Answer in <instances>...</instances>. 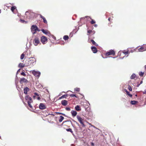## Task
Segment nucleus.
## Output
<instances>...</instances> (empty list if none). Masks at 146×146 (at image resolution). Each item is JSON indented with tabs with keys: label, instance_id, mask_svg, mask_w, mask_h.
<instances>
[{
	"label": "nucleus",
	"instance_id": "1",
	"mask_svg": "<svg viewBox=\"0 0 146 146\" xmlns=\"http://www.w3.org/2000/svg\"><path fill=\"white\" fill-rule=\"evenodd\" d=\"M25 99L27 101L29 107L30 108H32L33 107L31 104L33 103V101L32 100V98L29 95H27L25 97Z\"/></svg>",
	"mask_w": 146,
	"mask_h": 146
},
{
	"label": "nucleus",
	"instance_id": "2",
	"mask_svg": "<svg viewBox=\"0 0 146 146\" xmlns=\"http://www.w3.org/2000/svg\"><path fill=\"white\" fill-rule=\"evenodd\" d=\"M36 13L33 12H29L27 11L26 12V15H27V17L29 18H33L35 16Z\"/></svg>",
	"mask_w": 146,
	"mask_h": 146
},
{
	"label": "nucleus",
	"instance_id": "3",
	"mask_svg": "<svg viewBox=\"0 0 146 146\" xmlns=\"http://www.w3.org/2000/svg\"><path fill=\"white\" fill-rule=\"evenodd\" d=\"M36 61L34 57H32L30 58V60L28 61V63L27 65V66H32L33 64Z\"/></svg>",
	"mask_w": 146,
	"mask_h": 146
},
{
	"label": "nucleus",
	"instance_id": "4",
	"mask_svg": "<svg viewBox=\"0 0 146 146\" xmlns=\"http://www.w3.org/2000/svg\"><path fill=\"white\" fill-rule=\"evenodd\" d=\"M76 117L80 124L82 125V127H85V125L83 122L84 119L81 117L80 116L78 115Z\"/></svg>",
	"mask_w": 146,
	"mask_h": 146
},
{
	"label": "nucleus",
	"instance_id": "5",
	"mask_svg": "<svg viewBox=\"0 0 146 146\" xmlns=\"http://www.w3.org/2000/svg\"><path fill=\"white\" fill-rule=\"evenodd\" d=\"M33 43L34 45L37 46L40 43L39 39L38 37H36L34 39Z\"/></svg>",
	"mask_w": 146,
	"mask_h": 146
},
{
	"label": "nucleus",
	"instance_id": "6",
	"mask_svg": "<svg viewBox=\"0 0 146 146\" xmlns=\"http://www.w3.org/2000/svg\"><path fill=\"white\" fill-rule=\"evenodd\" d=\"M37 29V27L35 25H33L31 27V29L33 34L36 33Z\"/></svg>",
	"mask_w": 146,
	"mask_h": 146
},
{
	"label": "nucleus",
	"instance_id": "7",
	"mask_svg": "<svg viewBox=\"0 0 146 146\" xmlns=\"http://www.w3.org/2000/svg\"><path fill=\"white\" fill-rule=\"evenodd\" d=\"M115 52L114 50H111L106 53L105 55L106 56H108L110 55H114L115 54Z\"/></svg>",
	"mask_w": 146,
	"mask_h": 146
},
{
	"label": "nucleus",
	"instance_id": "8",
	"mask_svg": "<svg viewBox=\"0 0 146 146\" xmlns=\"http://www.w3.org/2000/svg\"><path fill=\"white\" fill-rule=\"evenodd\" d=\"M40 40L42 43L44 44L47 42V39L45 36H42Z\"/></svg>",
	"mask_w": 146,
	"mask_h": 146
},
{
	"label": "nucleus",
	"instance_id": "9",
	"mask_svg": "<svg viewBox=\"0 0 146 146\" xmlns=\"http://www.w3.org/2000/svg\"><path fill=\"white\" fill-rule=\"evenodd\" d=\"M32 73L34 76L36 77H39L40 75V73L39 72L36 71L35 70H33L32 71Z\"/></svg>",
	"mask_w": 146,
	"mask_h": 146
},
{
	"label": "nucleus",
	"instance_id": "10",
	"mask_svg": "<svg viewBox=\"0 0 146 146\" xmlns=\"http://www.w3.org/2000/svg\"><path fill=\"white\" fill-rule=\"evenodd\" d=\"M46 108V106L44 104L40 103L39 105V108L40 109H45Z\"/></svg>",
	"mask_w": 146,
	"mask_h": 146
},
{
	"label": "nucleus",
	"instance_id": "11",
	"mask_svg": "<svg viewBox=\"0 0 146 146\" xmlns=\"http://www.w3.org/2000/svg\"><path fill=\"white\" fill-rule=\"evenodd\" d=\"M41 31L44 34L49 35H50V32L47 30H44L43 29L41 30Z\"/></svg>",
	"mask_w": 146,
	"mask_h": 146
},
{
	"label": "nucleus",
	"instance_id": "12",
	"mask_svg": "<svg viewBox=\"0 0 146 146\" xmlns=\"http://www.w3.org/2000/svg\"><path fill=\"white\" fill-rule=\"evenodd\" d=\"M27 82L28 80L24 78H21L20 81V82L22 83H27Z\"/></svg>",
	"mask_w": 146,
	"mask_h": 146
},
{
	"label": "nucleus",
	"instance_id": "13",
	"mask_svg": "<svg viewBox=\"0 0 146 146\" xmlns=\"http://www.w3.org/2000/svg\"><path fill=\"white\" fill-rule=\"evenodd\" d=\"M91 49L94 53H96L97 52L96 48L95 46H92Z\"/></svg>",
	"mask_w": 146,
	"mask_h": 146
},
{
	"label": "nucleus",
	"instance_id": "14",
	"mask_svg": "<svg viewBox=\"0 0 146 146\" xmlns=\"http://www.w3.org/2000/svg\"><path fill=\"white\" fill-rule=\"evenodd\" d=\"M85 17L87 18L88 19H90L92 20L91 22H90L91 24H93L96 23L95 21L93 19H92L90 17L87 16H86Z\"/></svg>",
	"mask_w": 146,
	"mask_h": 146
},
{
	"label": "nucleus",
	"instance_id": "15",
	"mask_svg": "<svg viewBox=\"0 0 146 146\" xmlns=\"http://www.w3.org/2000/svg\"><path fill=\"white\" fill-rule=\"evenodd\" d=\"M39 15L40 17L43 19V22L45 23H47V20H46V18H45V17H44L42 16L41 14H39Z\"/></svg>",
	"mask_w": 146,
	"mask_h": 146
},
{
	"label": "nucleus",
	"instance_id": "16",
	"mask_svg": "<svg viewBox=\"0 0 146 146\" xmlns=\"http://www.w3.org/2000/svg\"><path fill=\"white\" fill-rule=\"evenodd\" d=\"M61 104L63 106H65L67 105V101L65 100H63L61 101Z\"/></svg>",
	"mask_w": 146,
	"mask_h": 146
},
{
	"label": "nucleus",
	"instance_id": "17",
	"mask_svg": "<svg viewBox=\"0 0 146 146\" xmlns=\"http://www.w3.org/2000/svg\"><path fill=\"white\" fill-rule=\"evenodd\" d=\"M29 90V88L27 87L25 88L24 89V93L25 94H27V92Z\"/></svg>",
	"mask_w": 146,
	"mask_h": 146
},
{
	"label": "nucleus",
	"instance_id": "18",
	"mask_svg": "<svg viewBox=\"0 0 146 146\" xmlns=\"http://www.w3.org/2000/svg\"><path fill=\"white\" fill-rule=\"evenodd\" d=\"M71 113L72 116L74 117L77 114L76 111L74 110H72L71 111Z\"/></svg>",
	"mask_w": 146,
	"mask_h": 146
},
{
	"label": "nucleus",
	"instance_id": "19",
	"mask_svg": "<svg viewBox=\"0 0 146 146\" xmlns=\"http://www.w3.org/2000/svg\"><path fill=\"white\" fill-rule=\"evenodd\" d=\"M75 110L77 111H80L81 110V108H80V106L78 105H77L75 107Z\"/></svg>",
	"mask_w": 146,
	"mask_h": 146
},
{
	"label": "nucleus",
	"instance_id": "20",
	"mask_svg": "<svg viewBox=\"0 0 146 146\" xmlns=\"http://www.w3.org/2000/svg\"><path fill=\"white\" fill-rule=\"evenodd\" d=\"M91 42H92L93 45L96 46H98V44H97L93 40H91Z\"/></svg>",
	"mask_w": 146,
	"mask_h": 146
},
{
	"label": "nucleus",
	"instance_id": "21",
	"mask_svg": "<svg viewBox=\"0 0 146 146\" xmlns=\"http://www.w3.org/2000/svg\"><path fill=\"white\" fill-rule=\"evenodd\" d=\"M25 66L24 64H23L22 63H20L19 64V67L21 68H22L25 67Z\"/></svg>",
	"mask_w": 146,
	"mask_h": 146
},
{
	"label": "nucleus",
	"instance_id": "22",
	"mask_svg": "<svg viewBox=\"0 0 146 146\" xmlns=\"http://www.w3.org/2000/svg\"><path fill=\"white\" fill-rule=\"evenodd\" d=\"M60 118L59 119V121L60 122H61L64 119V117H63L62 116H60Z\"/></svg>",
	"mask_w": 146,
	"mask_h": 146
},
{
	"label": "nucleus",
	"instance_id": "23",
	"mask_svg": "<svg viewBox=\"0 0 146 146\" xmlns=\"http://www.w3.org/2000/svg\"><path fill=\"white\" fill-rule=\"evenodd\" d=\"M139 51V52H142L145 50L143 47H141L138 49Z\"/></svg>",
	"mask_w": 146,
	"mask_h": 146
},
{
	"label": "nucleus",
	"instance_id": "24",
	"mask_svg": "<svg viewBox=\"0 0 146 146\" xmlns=\"http://www.w3.org/2000/svg\"><path fill=\"white\" fill-rule=\"evenodd\" d=\"M137 102L135 101H131V104L132 105H135L137 103Z\"/></svg>",
	"mask_w": 146,
	"mask_h": 146
},
{
	"label": "nucleus",
	"instance_id": "25",
	"mask_svg": "<svg viewBox=\"0 0 146 146\" xmlns=\"http://www.w3.org/2000/svg\"><path fill=\"white\" fill-rule=\"evenodd\" d=\"M63 39L65 40H67L69 38L68 36V35H65L63 36Z\"/></svg>",
	"mask_w": 146,
	"mask_h": 146
},
{
	"label": "nucleus",
	"instance_id": "26",
	"mask_svg": "<svg viewBox=\"0 0 146 146\" xmlns=\"http://www.w3.org/2000/svg\"><path fill=\"white\" fill-rule=\"evenodd\" d=\"M136 75L135 74H133L130 77L131 79H134L136 77Z\"/></svg>",
	"mask_w": 146,
	"mask_h": 146
},
{
	"label": "nucleus",
	"instance_id": "27",
	"mask_svg": "<svg viewBox=\"0 0 146 146\" xmlns=\"http://www.w3.org/2000/svg\"><path fill=\"white\" fill-rule=\"evenodd\" d=\"M16 9V7L15 6H12L11 7V10L13 12L14 10Z\"/></svg>",
	"mask_w": 146,
	"mask_h": 146
},
{
	"label": "nucleus",
	"instance_id": "28",
	"mask_svg": "<svg viewBox=\"0 0 146 146\" xmlns=\"http://www.w3.org/2000/svg\"><path fill=\"white\" fill-rule=\"evenodd\" d=\"M25 57V54L23 53L22 54L21 56V60H23L24 58Z\"/></svg>",
	"mask_w": 146,
	"mask_h": 146
},
{
	"label": "nucleus",
	"instance_id": "29",
	"mask_svg": "<svg viewBox=\"0 0 146 146\" xmlns=\"http://www.w3.org/2000/svg\"><path fill=\"white\" fill-rule=\"evenodd\" d=\"M144 74V72H140L139 73V75L141 76H143Z\"/></svg>",
	"mask_w": 146,
	"mask_h": 146
},
{
	"label": "nucleus",
	"instance_id": "30",
	"mask_svg": "<svg viewBox=\"0 0 146 146\" xmlns=\"http://www.w3.org/2000/svg\"><path fill=\"white\" fill-rule=\"evenodd\" d=\"M128 89L130 91H132V88L131 87V86L129 85H128Z\"/></svg>",
	"mask_w": 146,
	"mask_h": 146
},
{
	"label": "nucleus",
	"instance_id": "31",
	"mask_svg": "<svg viewBox=\"0 0 146 146\" xmlns=\"http://www.w3.org/2000/svg\"><path fill=\"white\" fill-rule=\"evenodd\" d=\"M66 131H70L71 133L73 132V131H72V129H71V128L66 129Z\"/></svg>",
	"mask_w": 146,
	"mask_h": 146
},
{
	"label": "nucleus",
	"instance_id": "32",
	"mask_svg": "<svg viewBox=\"0 0 146 146\" xmlns=\"http://www.w3.org/2000/svg\"><path fill=\"white\" fill-rule=\"evenodd\" d=\"M88 32V35H89L90 33H92L93 32L91 30H89L87 31Z\"/></svg>",
	"mask_w": 146,
	"mask_h": 146
},
{
	"label": "nucleus",
	"instance_id": "33",
	"mask_svg": "<svg viewBox=\"0 0 146 146\" xmlns=\"http://www.w3.org/2000/svg\"><path fill=\"white\" fill-rule=\"evenodd\" d=\"M129 50H128L127 51H123V53L125 55H127L129 53Z\"/></svg>",
	"mask_w": 146,
	"mask_h": 146
},
{
	"label": "nucleus",
	"instance_id": "34",
	"mask_svg": "<svg viewBox=\"0 0 146 146\" xmlns=\"http://www.w3.org/2000/svg\"><path fill=\"white\" fill-rule=\"evenodd\" d=\"M127 95H128L130 97H131L132 96V95L130 94H129V92H128V91H127Z\"/></svg>",
	"mask_w": 146,
	"mask_h": 146
},
{
	"label": "nucleus",
	"instance_id": "35",
	"mask_svg": "<svg viewBox=\"0 0 146 146\" xmlns=\"http://www.w3.org/2000/svg\"><path fill=\"white\" fill-rule=\"evenodd\" d=\"M51 36L54 40H56V37L54 36L53 35H51L50 34V35Z\"/></svg>",
	"mask_w": 146,
	"mask_h": 146
},
{
	"label": "nucleus",
	"instance_id": "36",
	"mask_svg": "<svg viewBox=\"0 0 146 146\" xmlns=\"http://www.w3.org/2000/svg\"><path fill=\"white\" fill-rule=\"evenodd\" d=\"M67 96V94H65L63 95H62L60 98H64L66 97Z\"/></svg>",
	"mask_w": 146,
	"mask_h": 146
},
{
	"label": "nucleus",
	"instance_id": "37",
	"mask_svg": "<svg viewBox=\"0 0 146 146\" xmlns=\"http://www.w3.org/2000/svg\"><path fill=\"white\" fill-rule=\"evenodd\" d=\"M70 96L72 97H76V95L74 94H71L70 95Z\"/></svg>",
	"mask_w": 146,
	"mask_h": 146
},
{
	"label": "nucleus",
	"instance_id": "38",
	"mask_svg": "<svg viewBox=\"0 0 146 146\" xmlns=\"http://www.w3.org/2000/svg\"><path fill=\"white\" fill-rule=\"evenodd\" d=\"M75 91H76L79 92V91L80 90V89L79 88H75L74 89Z\"/></svg>",
	"mask_w": 146,
	"mask_h": 146
},
{
	"label": "nucleus",
	"instance_id": "39",
	"mask_svg": "<svg viewBox=\"0 0 146 146\" xmlns=\"http://www.w3.org/2000/svg\"><path fill=\"white\" fill-rule=\"evenodd\" d=\"M21 74L24 76H25L26 75L24 72H22L21 73Z\"/></svg>",
	"mask_w": 146,
	"mask_h": 146
},
{
	"label": "nucleus",
	"instance_id": "40",
	"mask_svg": "<svg viewBox=\"0 0 146 146\" xmlns=\"http://www.w3.org/2000/svg\"><path fill=\"white\" fill-rule=\"evenodd\" d=\"M128 50H129V53H130V52H133L134 51V50H132L131 49H128Z\"/></svg>",
	"mask_w": 146,
	"mask_h": 146
},
{
	"label": "nucleus",
	"instance_id": "41",
	"mask_svg": "<svg viewBox=\"0 0 146 146\" xmlns=\"http://www.w3.org/2000/svg\"><path fill=\"white\" fill-rule=\"evenodd\" d=\"M65 109L68 111H69L70 110V108H69L66 107V108Z\"/></svg>",
	"mask_w": 146,
	"mask_h": 146
},
{
	"label": "nucleus",
	"instance_id": "42",
	"mask_svg": "<svg viewBox=\"0 0 146 146\" xmlns=\"http://www.w3.org/2000/svg\"><path fill=\"white\" fill-rule=\"evenodd\" d=\"M34 94L35 95V96H33V98H35V96H38V94L37 93H34Z\"/></svg>",
	"mask_w": 146,
	"mask_h": 146
},
{
	"label": "nucleus",
	"instance_id": "43",
	"mask_svg": "<svg viewBox=\"0 0 146 146\" xmlns=\"http://www.w3.org/2000/svg\"><path fill=\"white\" fill-rule=\"evenodd\" d=\"M20 21L22 23H24L25 22V23H27V22L26 21H25L24 20H21V19L20 20Z\"/></svg>",
	"mask_w": 146,
	"mask_h": 146
},
{
	"label": "nucleus",
	"instance_id": "44",
	"mask_svg": "<svg viewBox=\"0 0 146 146\" xmlns=\"http://www.w3.org/2000/svg\"><path fill=\"white\" fill-rule=\"evenodd\" d=\"M52 115L53 117H54V115L52 113H49V114H48V115Z\"/></svg>",
	"mask_w": 146,
	"mask_h": 146
},
{
	"label": "nucleus",
	"instance_id": "45",
	"mask_svg": "<svg viewBox=\"0 0 146 146\" xmlns=\"http://www.w3.org/2000/svg\"><path fill=\"white\" fill-rule=\"evenodd\" d=\"M60 44H64V42L63 41H60Z\"/></svg>",
	"mask_w": 146,
	"mask_h": 146
},
{
	"label": "nucleus",
	"instance_id": "46",
	"mask_svg": "<svg viewBox=\"0 0 146 146\" xmlns=\"http://www.w3.org/2000/svg\"><path fill=\"white\" fill-rule=\"evenodd\" d=\"M108 20L109 21H110L111 20H112V19H111V18H109L108 19Z\"/></svg>",
	"mask_w": 146,
	"mask_h": 146
},
{
	"label": "nucleus",
	"instance_id": "47",
	"mask_svg": "<svg viewBox=\"0 0 146 146\" xmlns=\"http://www.w3.org/2000/svg\"><path fill=\"white\" fill-rule=\"evenodd\" d=\"M58 113V114H62L63 115H64L65 114H63V113H59V112H57V113Z\"/></svg>",
	"mask_w": 146,
	"mask_h": 146
},
{
	"label": "nucleus",
	"instance_id": "48",
	"mask_svg": "<svg viewBox=\"0 0 146 146\" xmlns=\"http://www.w3.org/2000/svg\"><path fill=\"white\" fill-rule=\"evenodd\" d=\"M143 94H146V90H145L143 92Z\"/></svg>",
	"mask_w": 146,
	"mask_h": 146
},
{
	"label": "nucleus",
	"instance_id": "49",
	"mask_svg": "<svg viewBox=\"0 0 146 146\" xmlns=\"http://www.w3.org/2000/svg\"><path fill=\"white\" fill-rule=\"evenodd\" d=\"M37 98L38 100H40V98L39 97H38Z\"/></svg>",
	"mask_w": 146,
	"mask_h": 146
},
{
	"label": "nucleus",
	"instance_id": "50",
	"mask_svg": "<svg viewBox=\"0 0 146 146\" xmlns=\"http://www.w3.org/2000/svg\"><path fill=\"white\" fill-rule=\"evenodd\" d=\"M98 25L97 24H95L94 25V27H97Z\"/></svg>",
	"mask_w": 146,
	"mask_h": 146
},
{
	"label": "nucleus",
	"instance_id": "51",
	"mask_svg": "<svg viewBox=\"0 0 146 146\" xmlns=\"http://www.w3.org/2000/svg\"><path fill=\"white\" fill-rule=\"evenodd\" d=\"M37 31H40L39 29L38 28H37Z\"/></svg>",
	"mask_w": 146,
	"mask_h": 146
},
{
	"label": "nucleus",
	"instance_id": "52",
	"mask_svg": "<svg viewBox=\"0 0 146 146\" xmlns=\"http://www.w3.org/2000/svg\"><path fill=\"white\" fill-rule=\"evenodd\" d=\"M143 83V81H141V82H140V84H142V83Z\"/></svg>",
	"mask_w": 146,
	"mask_h": 146
},
{
	"label": "nucleus",
	"instance_id": "53",
	"mask_svg": "<svg viewBox=\"0 0 146 146\" xmlns=\"http://www.w3.org/2000/svg\"><path fill=\"white\" fill-rule=\"evenodd\" d=\"M145 70L146 71V65L145 66Z\"/></svg>",
	"mask_w": 146,
	"mask_h": 146
},
{
	"label": "nucleus",
	"instance_id": "54",
	"mask_svg": "<svg viewBox=\"0 0 146 146\" xmlns=\"http://www.w3.org/2000/svg\"><path fill=\"white\" fill-rule=\"evenodd\" d=\"M125 92H126V93H127V90H126V89H125Z\"/></svg>",
	"mask_w": 146,
	"mask_h": 146
},
{
	"label": "nucleus",
	"instance_id": "55",
	"mask_svg": "<svg viewBox=\"0 0 146 146\" xmlns=\"http://www.w3.org/2000/svg\"><path fill=\"white\" fill-rule=\"evenodd\" d=\"M139 85H140V84H138V85H137V87H139Z\"/></svg>",
	"mask_w": 146,
	"mask_h": 146
},
{
	"label": "nucleus",
	"instance_id": "56",
	"mask_svg": "<svg viewBox=\"0 0 146 146\" xmlns=\"http://www.w3.org/2000/svg\"><path fill=\"white\" fill-rule=\"evenodd\" d=\"M1 13V10H0V13Z\"/></svg>",
	"mask_w": 146,
	"mask_h": 146
},
{
	"label": "nucleus",
	"instance_id": "57",
	"mask_svg": "<svg viewBox=\"0 0 146 146\" xmlns=\"http://www.w3.org/2000/svg\"><path fill=\"white\" fill-rule=\"evenodd\" d=\"M93 144H94L93 143H92V145H93Z\"/></svg>",
	"mask_w": 146,
	"mask_h": 146
}]
</instances>
